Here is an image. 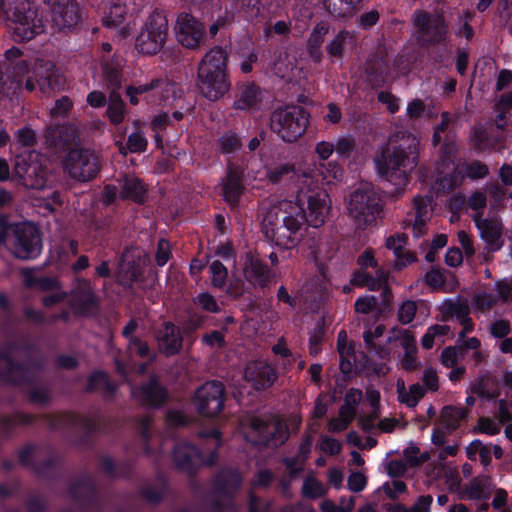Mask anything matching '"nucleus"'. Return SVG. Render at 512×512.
I'll return each instance as SVG.
<instances>
[{
	"label": "nucleus",
	"instance_id": "obj_1",
	"mask_svg": "<svg viewBox=\"0 0 512 512\" xmlns=\"http://www.w3.org/2000/svg\"><path fill=\"white\" fill-rule=\"evenodd\" d=\"M419 152L420 141L414 134L405 130L395 131L376 152V170L396 189H402L418 165Z\"/></svg>",
	"mask_w": 512,
	"mask_h": 512
},
{
	"label": "nucleus",
	"instance_id": "obj_2",
	"mask_svg": "<svg viewBox=\"0 0 512 512\" xmlns=\"http://www.w3.org/2000/svg\"><path fill=\"white\" fill-rule=\"evenodd\" d=\"M261 211V229L267 240L283 249H292L300 243L305 223L301 204L284 199L263 206Z\"/></svg>",
	"mask_w": 512,
	"mask_h": 512
},
{
	"label": "nucleus",
	"instance_id": "obj_3",
	"mask_svg": "<svg viewBox=\"0 0 512 512\" xmlns=\"http://www.w3.org/2000/svg\"><path fill=\"white\" fill-rule=\"evenodd\" d=\"M227 62V52L216 46L203 56L198 65V88L201 94L210 101L219 100L230 89Z\"/></svg>",
	"mask_w": 512,
	"mask_h": 512
},
{
	"label": "nucleus",
	"instance_id": "obj_4",
	"mask_svg": "<svg viewBox=\"0 0 512 512\" xmlns=\"http://www.w3.org/2000/svg\"><path fill=\"white\" fill-rule=\"evenodd\" d=\"M384 203L378 190L371 183H362L346 201V212L359 230L375 227L381 218Z\"/></svg>",
	"mask_w": 512,
	"mask_h": 512
},
{
	"label": "nucleus",
	"instance_id": "obj_5",
	"mask_svg": "<svg viewBox=\"0 0 512 512\" xmlns=\"http://www.w3.org/2000/svg\"><path fill=\"white\" fill-rule=\"evenodd\" d=\"M0 19L14 24V36L21 41H29L45 30L37 8L28 0H0Z\"/></svg>",
	"mask_w": 512,
	"mask_h": 512
},
{
	"label": "nucleus",
	"instance_id": "obj_6",
	"mask_svg": "<svg viewBox=\"0 0 512 512\" xmlns=\"http://www.w3.org/2000/svg\"><path fill=\"white\" fill-rule=\"evenodd\" d=\"M3 243L19 259L28 260L37 257L42 249L39 231L31 224L16 225L0 232V244Z\"/></svg>",
	"mask_w": 512,
	"mask_h": 512
},
{
	"label": "nucleus",
	"instance_id": "obj_7",
	"mask_svg": "<svg viewBox=\"0 0 512 512\" xmlns=\"http://www.w3.org/2000/svg\"><path fill=\"white\" fill-rule=\"evenodd\" d=\"M307 125L308 116L298 106L279 108L271 115V129L286 142H294L301 137Z\"/></svg>",
	"mask_w": 512,
	"mask_h": 512
},
{
	"label": "nucleus",
	"instance_id": "obj_8",
	"mask_svg": "<svg viewBox=\"0 0 512 512\" xmlns=\"http://www.w3.org/2000/svg\"><path fill=\"white\" fill-rule=\"evenodd\" d=\"M248 438L253 445L278 448L285 443L288 432L278 416L253 417Z\"/></svg>",
	"mask_w": 512,
	"mask_h": 512
},
{
	"label": "nucleus",
	"instance_id": "obj_9",
	"mask_svg": "<svg viewBox=\"0 0 512 512\" xmlns=\"http://www.w3.org/2000/svg\"><path fill=\"white\" fill-rule=\"evenodd\" d=\"M168 34V21L162 11H154L147 19L136 38V49L146 55L158 53L164 46Z\"/></svg>",
	"mask_w": 512,
	"mask_h": 512
},
{
	"label": "nucleus",
	"instance_id": "obj_10",
	"mask_svg": "<svg viewBox=\"0 0 512 512\" xmlns=\"http://www.w3.org/2000/svg\"><path fill=\"white\" fill-rule=\"evenodd\" d=\"M242 484V476L237 469L225 467L212 479V492L217 497L212 501V512H237L235 505L224 503L219 497L233 498Z\"/></svg>",
	"mask_w": 512,
	"mask_h": 512
},
{
	"label": "nucleus",
	"instance_id": "obj_11",
	"mask_svg": "<svg viewBox=\"0 0 512 512\" xmlns=\"http://www.w3.org/2000/svg\"><path fill=\"white\" fill-rule=\"evenodd\" d=\"M304 200L307 203L305 221L315 228L321 226L331 210V201L328 193L320 188L301 187L295 202L302 205Z\"/></svg>",
	"mask_w": 512,
	"mask_h": 512
},
{
	"label": "nucleus",
	"instance_id": "obj_12",
	"mask_svg": "<svg viewBox=\"0 0 512 512\" xmlns=\"http://www.w3.org/2000/svg\"><path fill=\"white\" fill-rule=\"evenodd\" d=\"M65 171L74 179L89 181L100 170V160L97 154L88 149H73L69 151L64 162Z\"/></svg>",
	"mask_w": 512,
	"mask_h": 512
},
{
	"label": "nucleus",
	"instance_id": "obj_13",
	"mask_svg": "<svg viewBox=\"0 0 512 512\" xmlns=\"http://www.w3.org/2000/svg\"><path fill=\"white\" fill-rule=\"evenodd\" d=\"M197 412L204 417H214L223 409L224 386L218 381H209L199 387L193 398Z\"/></svg>",
	"mask_w": 512,
	"mask_h": 512
},
{
	"label": "nucleus",
	"instance_id": "obj_14",
	"mask_svg": "<svg viewBox=\"0 0 512 512\" xmlns=\"http://www.w3.org/2000/svg\"><path fill=\"white\" fill-rule=\"evenodd\" d=\"M51 7V28L55 32L67 33L80 22V9L76 0H49Z\"/></svg>",
	"mask_w": 512,
	"mask_h": 512
},
{
	"label": "nucleus",
	"instance_id": "obj_15",
	"mask_svg": "<svg viewBox=\"0 0 512 512\" xmlns=\"http://www.w3.org/2000/svg\"><path fill=\"white\" fill-rule=\"evenodd\" d=\"M33 75L35 81L28 77L25 83L28 91H34L37 85L42 94L49 96L61 88V76L51 61L37 60L33 66Z\"/></svg>",
	"mask_w": 512,
	"mask_h": 512
},
{
	"label": "nucleus",
	"instance_id": "obj_16",
	"mask_svg": "<svg viewBox=\"0 0 512 512\" xmlns=\"http://www.w3.org/2000/svg\"><path fill=\"white\" fill-rule=\"evenodd\" d=\"M412 21L424 42L437 43L445 39L447 26L441 14L418 10L413 14Z\"/></svg>",
	"mask_w": 512,
	"mask_h": 512
},
{
	"label": "nucleus",
	"instance_id": "obj_17",
	"mask_svg": "<svg viewBox=\"0 0 512 512\" xmlns=\"http://www.w3.org/2000/svg\"><path fill=\"white\" fill-rule=\"evenodd\" d=\"M209 451V456L205 457L204 450H172V460L179 471L194 477L200 467H212L218 461L219 450Z\"/></svg>",
	"mask_w": 512,
	"mask_h": 512
},
{
	"label": "nucleus",
	"instance_id": "obj_18",
	"mask_svg": "<svg viewBox=\"0 0 512 512\" xmlns=\"http://www.w3.org/2000/svg\"><path fill=\"white\" fill-rule=\"evenodd\" d=\"M175 33L177 41L188 49H198L205 38V27L194 16L181 13L176 20Z\"/></svg>",
	"mask_w": 512,
	"mask_h": 512
},
{
	"label": "nucleus",
	"instance_id": "obj_19",
	"mask_svg": "<svg viewBox=\"0 0 512 512\" xmlns=\"http://www.w3.org/2000/svg\"><path fill=\"white\" fill-rule=\"evenodd\" d=\"M19 462L22 466L29 468L37 477L46 480L56 481L61 477V464L53 457L37 460L34 452L36 450H19Z\"/></svg>",
	"mask_w": 512,
	"mask_h": 512
},
{
	"label": "nucleus",
	"instance_id": "obj_20",
	"mask_svg": "<svg viewBox=\"0 0 512 512\" xmlns=\"http://www.w3.org/2000/svg\"><path fill=\"white\" fill-rule=\"evenodd\" d=\"M14 173L22 185L30 189H43L48 181V171L41 163H27L20 157L16 158Z\"/></svg>",
	"mask_w": 512,
	"mask_h": 512
},
{
	"label": "nucleus",
	"instance_id": "obj_21",
	"mask_svg": "<svg viewBox=\"0 0 512 512\" xmlns=\"http://www.w3.org/2000/svg\"><path fill=\"white\" fill-rule=\"evenodd\" d=\"M432 215V199L430 197L415 196L412 200L411 211L407 215V222L411 225L415 238H420L428 232V225Z\"/></svg>",
	"mask_w": 512,
	"mask_h": 512
},
{
	"label": "nucleus",
	"instance_id": "obj_22",
	"mask_svg": "<svg viewBox=\"0 0 512 512\" xmlns=\"http://www.w3.org/2000/svg\"><path fill=\"white\" fill-rule=\"evenodd\" d=\"M147 257L138 248H128L124 251L119 263L118 281L122 284H130L139 279L142 267L146 264Z\"/></svg>",
	"mask_w": 512,
	"mask_h": 512
},
{
	"label": "nucleus",
	"instance_id": "obj_23",
	"mask_svg": "<svg viewBox=\"0 0 512 512\" xmlns=\"http://www.w3.org/2000/svg\"><path fill=\"white\" fill-rule=\"evenodd\" d=\"M71 498L83 508H91L96 504L98 488L95 480L89 474H84L68 487Z\"/></svg>",
	"mask_w": 512,
	"mask_h": 512
},
{
	"label": "nucleus",
	"instance_id": "obj_24",
	"mask_svg": "<svg viewBox=\"0 0 512 512\" xmlns=\"http://www.w3.org/2000/svg\"><path fill=\"white\" fill-rule=\"evenodd\" d=\"M473 221L479 231L481 239L492 251L499 250L503 246V224L496 218H483L478 214L472 215Z\"/></svg>",
	"mask_w": 512,
	"mask_h": 512
},
{
	"label": "nucleus",
	"instance_id": "obj_25",
	"mask_svg": "<svg viewBox=\"0 0 512 512\" xmlns=\"http://www.w3.org/2000/svg\"><path fill=\"white\" fill-rule=\"evenodd\" d=\"M127 88L134 90L139 96L144 95V99L148 102L150 98L154 97L156 94H161L160 103H167L170 99L175 100L181 96L180 90L175 84L162 80H152L149 83L140 84L138 86H128Z\"/></svg>",
	"mask_w": 512,
	"mask_h": 512
},
{
	"label": "nucleus",
	"instance_id": "obj_26",
	"mask_svg": "<svg viewBox=\"0 0 512 512\" xmlns=\"http://www.w3.org/2000/svg\"><path fill=\"white\" fill-rule=\"evenodd\" d=\"M70 306L77 313H87L96 306L97 297L90 281L78 279L71 291Z\"/></svg>",
	"mask_w": 512,
	"mask_h": 512
},
{
	"label": "nucleus",
	"instance_id": "obj_27",
	"mask_svg": "<svg viewBox=\"0 0 512 512\" xmlns=\"http://www.w3.org/2000/svg\"><path fill=\"white\" fill-rule=\"evenodd\" d=\"M404 458L398 460H390L387 463V474L391 478L402 477L409 467H418L427 462L431 458V450H403Z\"/></svg>",
	"mask_w": 512,
	"mask_h": 512
},
{
	"label": "nucleus",
	"instance_id": "obj_28",
	"mask_svg": "<svg viewBox=\"0 0 512 512\" xmlns=\"http://www.w3.org/2000/svg\"><path fill=\"white\" fill-rule=\"evenodd\" d=\"M244 377L259 390L270 387L275 382L277 373L267 362L254 361L246 366Z\"/></svg>",
	"mask_w": 512,
	"mask_h": 512
},
{
	"label": "nucleus",
	"instance_id": "obj_29",
	"mask_svg": "<svg viewBox=\"0 0 512 512\" xmlns=\"http://www.w3.org/2000/svg\"><path fill=\"white\" fill-rule=\"evenodd\" d=\"M209 271L211 274V283L214 287L219 289L226 288V293L233 297L242 295L244 291V283L235 279L230 282L227 286L228 270L222 262L219 260H213L209 265Z\"/></svg>",
	"mask_w": 512,
	"mask_h": 512
},
{
	"label": "nucleus",
	"instance_id": "obj_30",
	"mask_svg": "<svg viewBox=\"0 0 512 512\" xmlns=\"http://www.w3.org/2000/svg\"><path fill=\"white\" fill-rule=\"evenodd\" d=\"M120 186L119 198L143 203L148 196V187L140 178L133 174L124 175L118 181Z\"/></svg>",
	"mask_w": 512,
	"mask_h": 512
},
{
	"label": "nucleus",
	"instance_id": "obj_31",
	"mask_svg": "<svg viewBox=\"0 0 512 512\" xmlns=\"http://www.w3.org/2000/svg\"><path fill=\"white\" fill-rule=\"evenodd\" d=\"M243 275L255 287H264L270 279L268 268L250 252L246 253L243 261Z\"/></svg>",
	"mask_w": 512,
	"mask_h": 512
},
{
	"label": "nucleus",
	"instance_id": "obj_32",
	"mask_svg": "<svg viewBox=\"0 0 512 512\" xmlns=\"http://www.w3.org/2000/svg\"><path fill=\"white\" fill-rule=\"evenodd\" d=\"M159 349L167 356L177 354L182 348L180 331L173 324L166 322L156 332Z\"/></svg>",
	"mask_w": 512,
	"mask_h": 512
},
{
	"label": "nucleus",
	"instance_id": "obj_33",
	"mask_svg": "<svg viewBox=\"0 0 512 512\" xmlns=\"http://www.w3.org/2000/svg\"><path fill=\"white\" fill-rule=\"evenodd\" d=\"M446 315L455 317L463 326L459 338H463L474 329V323L470 317V305L467 300L455 299L444 303Z\"/></svg>",
	"mask_w": 512,
	"mask_h": 512
},
{
	"label": "nucleus",
	"instance_id": "obj_34",
	"mask_svg": "<svg viewBox=\"0 0 512 512\" xmlns=\"http://www.w3.org/2000/svg\"><path fill=\"white\" fill-rule=\"evenodd\" d=\"M261 101L260 88L253 83H243L239 86L233 107L239 110L253 111L259 108Z\"/></svg>",
	"mask_w": 512,
	"mask_h": 512
},
{
	"label": "nucleus",
	"instance_id": "obj_35",
	"mask_svg": "<svg viewBox=\"0 0 512 512\" xmlns=\"http://www.w3.org/2000/svg\"><path fill=\"white\" fill-rule=\"evenodd\" d=\"M389 274L385 270H378L375 276L368 274L365 271L356 272L352 278L351 283L358 287H366L370 291L383 290L384 295L390 293L388 288Z\"/></svg>",
	"mask_w": 512,
	"mask_h": 512
},
{
	"label": "nucleus",
	"instance_id": "obj_36",
	"mask_svg": "<svg viewBox=\"0 0 512 512\" xmlns=\"http://www.w3.org/2000/svg\"><path fill=\"white\" fill-rule=\"evenodd\" d=\"M78 138V131L72 125L50 126L45 133V141L49 147L62 149Z\"/></svg>",
	"mask_w": 512,
	"mask_h": 512
},
{
	"label": "nucleus",
	"instance_id": "obj_37",
	"mask_svg": "<svg viewBox=\"0 0 512 512\" xmlns=\"http://www.w3.org/2000/svg\"><path fill=\"white\" fill-rule=\"evenodd\" d=\"M28 72L29 66L25 61H20L13 67V75L0 70V97L15 95L20 89V81L15 77H23Z\"/></svg>",
	"mask_w": 512,
	"mask_h": 512
},
{
	"label": "nucleus",
	"instance_id": "obj_38",
	"mask_svg": "<svg viewBox=\"0 0 512 512\" xmlns=\"http://www.w3.org/2000/svg\"><path fill=\"white\" fill-rule=\"evenodd\" d=\"M101 470L108 478H122L126 480L133 479L135 475V464L131 460L115 463L110 457L106 456L101 459Z\"/></svg>",
	"mask_w": 512,
	"mask_h": 512
},
{
	"label": "nucleus",
	"instance_id": "obj_39",
	"mask_svg": "<svg viewBox=\"0 0 512 512\" xmlns=\"http://www.w3.org/2000/svg\"><path fill=\"white\" fill-rule=\"evenodd\" d=\"M365 399L371 411L367 415H360L358 422L363 430L368 431L374 428L376 421L380 419V392L373 387H368L365 390Z\"/></svg>",
	"mask_w": 512,
	"mask_h": 512
},
{
	"label": "nucleus",
	"instance_id": "obj_40",
	"mask_svg": "<svg viewBox=\"0 0 512 512\" xmlns=\"http://www.w3.org/2000/svg\"><path fill=\"white\" fill-rule=\"evenodd\" d=\"M155 478L159 483V488H154L151 485H145L140 488L139 494L147 503L156 506L164 500L169 489V481L165 473L161 470L157 471Z\"/></svg>",
	"mask_w": 512,
	"mask_h": 512
},
{
	"label": "nucleus",
	"instance_id": "obj_41",
	"mask_svg": "<svg viewBox=\"0 0 512 512\" xmlns=\"http://www.w3.org/2000/svg\"><path fill=\"white\" fill-rule=\"evenodd\" d=\"M491 493L490 477L486 475L474 477L463 490V496L468 500L487 501Z\"/></svg>",
	"mask_w": 512,
	"mask_h": 512
},
{
	"label": "nucleus",
	"instance_id": "obj_42",
	"mask_svg": "<svg viewBox=\"0 0 512 512\" xmlns=\"http://www.w3.org/2000/svg\"><path fill=\"white\" fill-rule=\"evenodd\" d=\"M132 395L144 404L157 406L164 401L166 392L156 381L151 380L147 385L132 389Z\"/></svg>",
	"mask_w": 512,
	"mask_h": 512
},
{
	"label": "nucleus",
	"instance_id": "obj_43",
	"mask_svg": "<svg viewBox=\"0 0 512 512\" xmlns=\"http://www.w3.org/2000/svg\"><path fill=\"white\" fill-rule=\"evenodd\" d=\"M225 200L234 205L243 192L242 174L237 169L229 168L226 180L222 184Z\"/></svg>",
	"mask_w": 512,
	"mask_h": 512
},
{
	"label": "nucleus",
	"instance_id": "obj_44",
	"mask_svg": "<svg viewBox=\"0 0 512 512\" xmlns=\"http://www.w3.org/2000/svg\"><path fill=\"white\" fill-rule=\"evenodd\" d=\"M328 31V24L323 21L319 22L314 26L307 40L308 53L310 57L317 63H319L322 59L321 46Z\"/></svg>",
	"mask_w": 512,
	"mask_h": 512
},
{
	"label": "nucleus",
	"instance_id": "obj_45",
	"mask_svg": "<svg viewBox=\"0 0 512 512\" xmlns=\"http://www.w3.org/2000/svg\"><path fill=\"white\" fill-rule=\"evenodd\" d=\"M365 331L363 333V340L365 343V348L370 353H374L379 356H385L389 353L386 346H381L377 344V339L381 338L385 332V326L383 324H379L376 327L372 328L368 325L367 322L364 321Z\"/></svg>",
	"mask_w": 512,
	"mask_h": 512
},
{
	"label": "nucleus",
	"instance_id": "obj_46",
	"mask_svg": "<svg viewBox=\"0 0 512 512\" xmlns=\"http://www.w3.org/2000/svg\"><path fill=\"white\" fill-rule=\"evenodd\" d=\"M468 415V410L462 407L445 406L440 413L439 425L442 429L453 431L457 429Z\"/></svg>",
	"mask_w": 512,
	"mask_h": 512
},
{
	"label": "nucleus",
	"instance_id": "obj_47",
	"mask_svg": "<svg viewBox=\"0 0 512 512\" xmlns=\"http://www.w3.org/2000/svg\"><path fill=\"white\" fill-rule=\"evenodd\" d=\"M396 389L399 401L410 408L415 407L426 392L425 388L418 383L410 385L406 390L402 379L397 380Z\"/></svg>",
	"mask_w": 512,
	"mask_h": 512
},
{
	"label": "nucleus",
	"instance_id": "obj_48",
	"mask_svg": "<svg viewBox=\"0 0 512 512\" xmlns=\"http://www.w3.org/2000/svg\"><path fill=\"white\" fill-rule=\"evenodd\" d=\"M354 35L346 30L339 31L326 45V51L330 58L341 59L347 44L353 42Z\"/></svg>",
	"mask_w": 512,
	"mask_h": 512
},
{
	"label": "nucleus",
	"instance_id": "obj_49",
	"mask_svg": "<svg viewBox=\"0 0 512 512\" xmlns=\"http://www.w3.org/2000/svg\"><path fill=\"white\" fill-rule=\"evenodd\" d=\"M225 11L230 19H234L236 16L250 19L256 16L258 9L252 5L251 0H230L225 5Z\"/></svg>",
	"mask_w": 512,
	"mask_h": 512
},
{
	"label": "nucleus",
	"instance_id": "obj_50",
	"mask_svg": "<svg viewBox=\"0 0 512 512\" xmlns=\"http://www.w3.org/2000/svg\"><path fill=\"white\" fill-rule=\"evenodd\" d=\"M328 11L340 18L351 17L357 10L361 0H324Z\"/></svg>",
	"mask_w": 512,
	"mask_h": 512
},
{
	"label": "nucleus",
	"instance_id": "obj_51",
	"mask_svg": "<svg viewBox=\"0 0 512 512\" xmlns=\"http://www.w3.org/2000/svg\"><path fill=\"white\" fill-rule=\"evenodd\" d=\"M399 341L400 346L404 351L417 352L416 339L411 331L407 329H400L397 327L392 328L389 331V336L386 339V343Z\"/></svg>",
	"mask_w": 512,
	"mask_h": 512
},
{
	"label": "nucleus",
	"instance_id": "obj_52",
	"mask_svg": "<svg viewBox=\"0 0 512 512\" xmlns=\"http://www.w3.org/2000/svg\"><path fill=\"white\" fill-rule=\"evenodd\" d=\"M295 172L292 163L281 162L266 167L265 178L270 184H278Z\"/></svg>",
	"mask_w": 512,
	"mask_h": 512
},
{
	"label": "nucleus",
	"instance_id": "obj_53",
	"mask_svg": "<svg viewBox=\"0 0 512 512\" xmlns=\"http://www.w3.org/2000/svg\"><path fill=\"white\" fill-rule=\"evenodd\" d=\"M125 13V6L119 0H109L108 10L103 17L104 25L110 28L119 27L124 21Z\"/></svg>",
	"mask_w": 512,
	"mask_h": 512
},
{
	"label": "nucleus",
	"instance_id": "obj_54",
	"mask_svg": "<svg viewBox=\"0 0 512 512\" xmlns=\"http://www.w3.org/2000/svg\"><path fill=\"white\" fill-rule=\"evenodd\" d=\"M126 106L120 95L112 92L109 97V103L106 115L110 122L114 125H119L125 119Z\"/></svg>",
	"mask_w": 512,
	"mask_h": 512
},
{
	"label": "nucleus",
	"instance_id": "obj_55",
	"mask_svg": "<svg viewBox=\"0 0 512 512\" xmlns=\"http://www.w3.org/2000/svg\"><path fill=\"white\" fill-rule=\"evenodd\" d=\"M500 304L493 291H481L472 298V306L475 312L487 314L492 308Z\"/></svg>",
	"mask_w": 512,
	"mask_h": 512
},
{
	"label": "nucleus",
	"instance_id": "obj_56",
	"mask_svg": "<svg viewBox=\"0 0 512 512\" xmlns=\"http://www.w3.org/2000/svg\"><path fill=\"white\" fill-rule=\"evenodd\" d=\"M363 399V393L356 388H350L344 396L343 404L340 406L342 414L350 415L355 419L360 402Z\"/></svg>",
	"mask_w": 512,
	"mask_h": 512
},
{
	"label": "nucleus",
	"instance_id": "obj_57",
	"mask_svg": "<svg viewBox=\"0 0 512 512\" xmlns=\"http://www.w3.org/2000/svg\"><path fill=\"white\" fill-rule=\"evenodd\" d=\"M458 171L462 174L463 178H470L472 180L482 179L489 173L488 167L479 162L473 161L470 163L458 164Z\"/></svg>",
	"mask_w": 512,
	"mask_h": 512
},
{
	"label": "nucleus",
	"instance_id": "obj_58",
	"mask_svg": "<svg viewBox=\"0 0 512 512\" xmlns=\"http://www.w3.org/2000/svg\"><path fill=\"white\" fill-rule=\"evenodd\" d=\"M419 305H424L423 301H414V300H405L403 301L398 308L397 311V319L403 324H410L416 315L417 310L419 309Z\"/></svg>",
	"mask_w": 512,
	"mask_h": 512
},
{
	"label": "nucleus",
	"instance_id": "obj_59",
	"mask_svg": "<svg viewBox=\"0 0 512 512\" xmlns=\"http://www.w3.org/2000/svg\"><path fill=\"white\" fill-rule=\"evenodd\" d=\"M147 140L140 132H135L129 135L126 147L122 142L118 143L119 151L121 154L126 155L127 150L133 153L144 152L147 148Z\"/></svg>",
	"mask_w": 512,
	"mask_h": 512
},
{
	"label": "nucleus",
	"instance_id": "obj_60",
	"mask_svg": "<svg viewBox=\"0 0 512 512\" xmlns=\"http://www.w3.org/2000/svg\"><path fill=\"white\" fill-rule=\"evenodd\" d=\"M447 277L440 270H431L426 273L424 281L434 291L451 292L453 287L446 284Z\"/></svg>",
	"mask_w": 512,
	"mask_h": 512
},
{
	"label": "nucleus",
	"instance_id": "obj_61",
	"mask_svg": "<svg viewBox=\"0 0 512 512\" xmlns=\"http://www.w3.org/2000/svg\"><path fill=\"white\" fill-rule=\"evenodd\" d=\"M450 333V327L448 325L435 324L430 326L424 336L421 339V345L425 349L433 347L434 342L437 338L445 336Z\"/></svg>",
	"mask_w": 512,
	"mask_h": 512
},
{
	"label": "nucleus",
	"instance_id": "obj_62",
	"mask_svg": "<svg viewBox=\"0 0 512 512\" xmlns=\"http://www.w3.org/2000/svg\"><path fill=\"white\" fill-rule=\"evenodd\" d=\"M335 144V152L339 159H349L355 151L356 143L349 135L340 136Z\"/></svg>",
	"mask_w": 512,
	"mask_h": 512
},
{
	"label": "nucleus",
	"instance_id": "obj_63",
	"mask_svg": "<svg viewBox=\"0 0 512 512\" xmlns=\"http://www.w3.org/2000/svg\"><path fill=\"white\" fill-rule=\"evenodd\" d=\"M493 292L500 304L512 302V277L504 278L494 284Z\"/></svg>",
	"mask_w": 512,
	"mask_h": 512
},
{
	"label": "nucleus",
	"instance_id": "obj_64",
	"mask_svg": "<svg viewBox=\"0 0 512 512\" xmlns=\"http://www.w3.org/2000/svg\"><path fill=\"white\" fill-rule=\"evenodd\" d=\"M22 371V367L13 363L10 357L0 355V377L9 382H16L15 375Z\"/></svg>",
	"mask_w": 512,
	"mask_h": 512
}]
</instances>
